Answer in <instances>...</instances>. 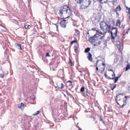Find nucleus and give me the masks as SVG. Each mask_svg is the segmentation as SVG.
<instances>
[{"instance_id": "obj_24", "label": "nucleus", "mask_w": 130, "mask_h": 130, "mask_svg": "<svg viewBox=\"0 0 130 130\" xmlns=\"http://www.w3.org/2000/svg\"><path fill=\"white\" fill-rule=\"evenodd\" d=\"M97 34H98V33L101 35H103L102 32L100 29L97 30Z\"/></svg>"}, {"instance_id": "obj_58", "label": "nucleus", "mask_w": 130, "mask_h": 130, "mask_svg": "<svg viewBox=\"0 0 130 130\" xmlns=\"http://www.w3.org/2000/svg\"><path fill=\"white\" fill-rule=\"evenodd\" d=\"M78 130H82L80 128V129H79Z\"/></svg>"}, {"instance_id": "obj_53", "label": "nucleus", "mask_w": 130, "mask_h": 130, "mask_svg": "<svg viewBox=\"0 0 130 130\" xmlns=\"http://www.w3.org/2000/svg\"><path fill=\"white\" fill-rule=\"evenodd\" d=\"M127 96H125V98H127Z\"/></svg>"}, {"instance_id": "obj_12", "label": "nucleus", "mask_w": 130, "mask_h": 130, "mask_svg": "<svg viewBox=\"0 0 130 130\" xmlns=\"http://www.w3.org/2000/svg\"><path fill=\"white\" fill-rule=\"evenodd\" d=\"M66 85L67 87L71 86L72 85V82L69 80L67 82Z\"/></svg>"}, {"instance_id": "obj_27", "label": "nucleus", "mask_w": 130, "mask_h": 130, "mask_svg": "<svg viewBox=\"0 0 130 130\" xmlns=\"http://www.w3.org/2000/svg\"><path fill=\"white\" fill-rule=\"evenodd\" d=\"M99 61H98L96 62V70H98V71H99L98 68V64H99Z\"/></svg>"}, {"instance_id": "obj_14", "label": "nucleus", "mask_w": 130, "mask_h": 130, "mask_svg": "<svg viewBox=\"0 0 130 130\" xmlns=\"http://www.w3.org/2000/svg\"><path fill=\"white\" fill-rule=\"evenodd\" d=\"M105 77L109 79H113L114 78V77L113 78H110L109 76H108L106 73L104 74Z\"/></svg>"}, {"instance_id": "obj_48", "label": "nucleus", "mask_w": 130, "mask_h": 130, "mask_svg": "<svg viewBox=\"0 0 130 130\" xmlns=\"http://www.w3.org/2000/svg\"><path fill=\"white\" fill-rule=\"evenodd\" d=\"M112 2L113 3V4H114V3L116 2V1L115 0H113L112 1Z\"/></svg>"}, {"instance_id": "obj_1", "label": "nucleus", "mask_w": 130, "mask_h": 130, "mask_svg": "<svg viewBox=\"0 0 130 130\" xmlns=\"http://www.w3.org/2000/svg\"><path fill=\"white\" fill-rule=\"evenodd\" d=\"M60 13L64 18H66L70 17L71 14V11L69 8L67 6H65L61 8L59 11Z\"/></svg>"}, {"instance_id": "obj_23", "label": "nucleus", "mask_w": 130, "mask_h": 130, "mask_svg": "<svg viewBox=\"0 0 130 130\" xmlns=\"http://www.w3.org/2000/svg\"><path fill=\"white\" fill-rule=\"evenodd\" d=\"M130 69V64L127 65L125 68V70L127 71Z\"/></svg>"}, {"instance_id": "obj_11", "label": "nucleus", "mask_w": 130, "mask_h": 130, "mask_svg": "<svg viewBox=\"0 0 130 130\" xmlns=\"http://www.w3.org/2000/svg\"><path fill=\"white\" fill-rule=\"evenodd\" d=\"M86 3H84L83 5H81V7L82 9H85L87 8L88 6L89 5V3H88V5H85Z\"/></svg>"}, {"instance_id": "obj_45", "label": "nucleus", "mask_w": 130, "mask_h": 130, "mask_svg": "<svg viewBox=\"0 0 130 130\" xmlns=\"http://www.w3.org/2000/svg\"><path fill=\"white\" fill-rule=\"evenodd\" d=\"M125 105V104H123L122 105H121V106H120V107L122 108H123Z\"/></svg>"}, {"instance_id": "obj_50", "label": "nucleus", "mask_w": 130, "mask_h": 130, "mask_svg": "<svg viewBox=\"0 0 130 130\" xmlns=\"http://www.w3.org/2000/svg\"><path fill=\"white\" fill-rule=\"evenodd\" d=\"M129 16H128L129 18V19L130 20V13L129 14Z\"/></svg>"}, {"instance_id": "obj_5", "label": "nucleus", "mask_w": 130, "mask_h": 130, "mask_svg": "<svg viewBox=\"0 0 130 130\" xmlns=\"http://www.w3.org/2000/svg\"><path fill=\"white\" fill-rule=\"evenodd\" d=\"M108 25L106 22L104 21L101 22L100 24V26L101 29L103 31H105V28L104 27Z\"/></svg>"}, {"instance_id": "obj_38", "label": "nucleus", "mask_w": 130, "mask_h": 130, "mask_svg": "<svg viewBox=\"0 0 130 130\" xmlns=\"http://www.w3.org/2000/svg\"><path fill=\"white\" fill-rule=\"evenodd\" d=\"M127 100V99H126L124 100L123 101V102L124 103V104H126V103Z\"/></svg>"}, {"instance_id": "obj_60", "label": "nucleus", "mask_w": 130, "mask_h": 130, "mask_svg": "<svg viewBox=\"0 0 130 130\" xmlns=\"http://www.w3.org/2000/svg\"><path fill=\"white\" fill-rule=\"evenodd\" d=\"M129 30L130 29V28H129L128 29Z\"/></svg>"}, {"instance_id": "obj_55", "label": "nucleus", "mask_w": 130, "mask_h": 130, "mask_svg": "<svg viewBox=\"0 0 130 130\" xmlns=\"http://www.w3.org/2000/svg\"><path fill=\"white\" fill-rule=\"evenodd\" d=\"M29 27H30H30H31V25H30V26H29Z\"/></svg>"}, {"instance_id": "obj_59", "label": "nucleus", "mask_w": 130, "mask_h": 130, "mask_svg": "<svg viewBox=\"0 0 130 130\" xmlns=\"http://www.w3.org/2000/svg\"><path fill=\"white\" fill-rule=\"evenodd\" d=\"M88 2H89V0L88 1Z\"/></svg>"}, {"instance_id": "obj_64", "label": "nucleus", "mask_w": 130, "mask_h": 130, "mask_svg": "<svg viewBox=\"0 0 130 130\" xmlns=\"http://www.w3.org/2000/svg\"><path fill=\"white\" fill-rule=\"evenodd\" d=\"M90 3H91V2H90Z\"/></svg>"}, {"instance_id": "obj_49", "label": "nucleus", "mask_w": 130, "mask_h": 130, "mask_svg": "<svg viewBox=\"0 0 130 130\" xmlns=\"http://www.w3.org/2000/svg\"><path fill=\"white\" fill-rule=\"evenodd\" d=\"M122 27H123V28H124V27H125V26L124 25H122Z\"/></svg>"}, {"instance_id": "obj_26", "label": "nucleus", "mask_w": 130, "mask_h": 130, "mask_svg": "<svg viewBox=\"0 0 130 130\" xmlns=\"http://www.w3.org/2000/svg\"><path fill=\"white\" fill-rule=\"evenodd\" d=\"M84 0H76L77 3L78 4H80L83 2Z\"/></svg>"}, {"instance_id": "obj_52", "label": "nucleus", "mask_w": 130, "mask_h": 130, "mask_svg": "<svg viewBox=\"0 0 130 130\" xmlns=\"http://www.w3.org/2000/svg\"><path fill=\"white\" fill-rule=\"evenodd\" d=\"M116 13L118 15H119V13L118 12H117Z\"/></svg>"}, {"instance_id": "obj_10", "label": "nucleus", "mask_w": 130, "mask_h": 130, "mask_svg": "<svg viewBox=\"0 0 130 130\" xmlns=\"http://www.w3.org/2000/svg\"><path fill=\"white\" fill-rule=\"evenodd\" d=\"M89 47H88L85 48V52L86 53H88V54H87L88 56L87 58H88L89 60Z\"/></svg>"}, {"instance_id": "obj_3", "label": "nucleus", "mask_w": 130, "mask_h": 130, "mask_svg": "<svg viewBox=\"0 0 130 130\" xmlns=\"http://www.w3.org/2000/svg\"><path fill=\"white\" fill-rule=\"evenodd\" d=\"M97 30L95 28H92L91 30H90L91 33H93V32L94 34L93 36L90 37V42L91 43H93V41L94 40V37L95 35H96V34H97Z\"/></svg>"}, {"instance_id": "obj_25", "label": "nucleus", "mask_w": 130, "mask_h": 130, "mask_svg": "<svg viewBox=\"0 0 130 130\" xmlns=\"http://www.w3.org/2000/svg\"><path fill=\"white\" fill-rule=\"evenodd\" d=\"M90 117L91 118V119L93 120H95L96 119L95 117V115L94 114L92 116H91Z\"/></svg>"}, {"instance_id": "obj_16", "label": "nucleus", "mask_w": 130, "mask_h": 130, "mask_svg": "<svg viewBox=\"0 0 130 130\" xmlns=\"http://www.w3.org/2000/svg\"><path fill=\"white\" fill-rule=\"evenodd\" d=\"M99 61L100 62V64L101 65V66L102 67H103L104 66L105 67V64L104 63H103V61L101 60H99Z\"/></svg>"}, {"instance_id": "obj_19", "label": "nucleus", "mask_w": 130, "mask_h": 130, "mask_svg": "<svg viewBox=\"0 0 130 130\" xmlns=\"http://www.w3.org/2000/svg\"><path fill=\"white\" fill-rule=\"evenodd\" d=\"M121 7L119 5L116 7V9L117 11H120L121 9Z\"/></svg>"}, {"instance_id": "obj_17", "label": "nucleus", "mask_w": 130, "mask_h": 130, "mask_svg": "<svg viewBox=\"0 0 130 130\" xmlns=\"http://www.w3.org/2000/svg\"><path fill=\"white\" fill-rule=\"evenodd\" d=\"M126 12L129 14L130 13V8H128L127 7H126Z\"/></svg>"}, {"instance_id": "obj_4", "label": "nucleus", "mask_w": 130, "mask_h": 130, "mask_svg": "<svg viewBox=\"0 0 130 130\" xmlns=\"http://www.w3.org/2000/svg\"><path fill=\"white\" fill-rule=\"evenodd\" d=\"M112 31H111V36L112 38L114 40L115 37L116 36L118 31L117 28L115 27H112Z\"/></svg>"}, {"instance_id": "obj_6", "label": "nucleus", "mask_w": 130, "mask_h": 130, "mask_svg": "<svg viewBox=\"0 0 130 130\" xmlns=\"http://www.w3.org/2000/svg\"><path fill=\"white\" fill-rule=\"evenodd\" d=\"M66 20H63L60 22V25L62 27L65 28L66 27V24L67 22H66Z\"/></svg>"}, {"instance_id": "obj_33", "label": "nucleus", "mask_w": 130, "mask_h": 130, "mask_svg": "<svg viewBox=\"0 0 130 130\" xmlns=\"http://www.w3.org/2000/svg\"><path fill=\"white\" fill-rule=\"evenodd\" d=\"M40 111H38L37 112H35L34 114V115H36L38 114L39 112H40Z\"/></svg>"}, {"instance_id": "obj_40", "label": "nucleus", "mask_w": 130, "mask_h": 130, "mask_svg": "<svg viewBox=\"0 0 130 130\" xmlns=\"http://www.w3.org/2000/svg\"><path fill=\"white\" fill-rule=\"evenodd\" d=\"M112 78H113V77H115V73H114V72H113V74H112Z\"/></svg>"}, {"instance_id": "obj_2", "label": "nucleus", "mask_w": 130, "mask_h": 130, "mask_svg": "<svg viewBox=\"0 0 130 130\" xmlns=\"http://www.w3.org/2000/svg\"><path fill=\"white\" fill-rule=\"evenodd\" d=\"M102 36H101L99 34H96L94 37V40L93 41V45L94 46H98L101 43V40L104 41V39L105 37V35L103 34Z\"/></svg>"}, {"instance_id": "obj_15", "label": "nucleus", "mask_w": 130, "mask_h": 130, "mask_svg": "<svg viewBox=\"0 0 130 130\" xmlns=\"http://www.w3.org/2000/svg\"><path fill=\"white\" fill-rule=\"evenodd\" d=\"M86 39L89 41V31H88L87 34L86 35Z\"/></svg>"}, {"instance_id": "obj_32", "label": "nucleus", "mask_w": 130, "mask_h": 130, "mask_svg": "<svg viewBox=\"0 0 130 130\" xmlns=\"http://www.w3.org/2000/svg\"><path fill=\"white\" fill-rule=\"evenodd\" d=\"M119 96V95H118L117 96H116V102L117 103V104L120 105V104H119V103L118 102V101H117L118 100L117 99L118 98V97Z\"/></svg>"}, {"instance_id": "obj_46", "label": "nucleus", "mask_w": 130, "mask_h": 130, "mask_svg": "<svg viewBox=\"0 0 130 130\" xmlns=\"http://www.w3.org/2000/svg\"><path fill=\"white\" fill-rule=\"evenodd\" d=\"M87 95L88 96H89V93L88 92H87Z\"/></svg>"}, {"instance_id": "obj_29", "label": "nucleus", "mask_w": 130, "mask_h": 130, "mask_svg": "<svg viewBox=\"0 0 130 130\" xmlns=\"http://www.w3.org/2000/svg\"><path fill=\"white\" fill-rule=\"evenodd\" d=\"M120 24V21H118L116 22V25L117 26H119Z\"/></svg>"}, {"instance_id": "obj_31", "label": "nucleus", "mask_w": 130, "mask_h": 130, "mask_svg": "<svg viewBox=\"0 0 130 130\" xmlns=\"http://www.w3.org/2000/svg\"><path fill=\"white\" fill-rule=\"evenodd\" d=\"M77 35H79L80 34L79 31L77 29H75Z\"/></svg>"}, {"instance_id": "obj_37", "label": "nucleus", "mask_w": 130, "mask_h": 130, "mask_svg": "<svg viewBox=\"0 0 130 130\" xmlns=\"http://www.w3.org/2000/svg\"><path fill=\"white\" fill-rule=\"evenodd\" d=\"M74 51L76 53L77 51V47L75 46L74 47Z\"/></svg>"}, {"instance_id": "obj_62", "label": "nucleus", "mask_w": 130, "mask_h": 130, "mask_svg": "<svg viewBox=\"0 0 130 130\" xmlns=\"http://www.w3.org/2000/svg\"><path fill=\"white\" fill-rule=\"evenodd\" d=\"M120 100V99H119V100Z\"/></svg>"}, {"instance_id": "obj_34", "label": "nucleus", "mask_w": 130, "mask_h": 130, "mask_svg": "<svg viewBox=\"0 0 130 130\" xmlns=\"http://www.w3.org/2000/svg\"><path fill=\"white\" fill-rule=\"evenodd\" d=\"M77 42L76 40H74L73 41H72L71 42V44H73V43H76Z\"/></svg>"}, {"instance_id": "obj_8", "label": "nucleus", "mask_w": 130, "mask_h": 130, "mask_svg": "<svg viewBox=\"0 0 130 130\" xmlns=\"http://www.w3.org/2000/svg\"><path fill=\"white\" fill-rule=\"evenodd\" d=\"M98 66L99 68L98 72L101 74L104 71L105 69V67L104 66L103 67H101L102 66H101V64L99 65Z\"/></svg>"}, {"instance_id": "obj_7", "label": "nucleus", "mask_w": 130, "mask_h": 130, "mask_svg": "<svg viewBox=\"0 0 130 130\" xmlns=\"http://www.w3.org/2000/svg\"><path fill=\"white\" fill-rule=\"evenodd\" d=\"M105 29V31H103L104 32L106 33L107 32L108 33H111V30L112 28L110 25H107L106 26Z\"/></svg>"}, {"instance_id": "obj_20", "label": "nucleus", "mask_w": 130, "mask_h": 130, "mask_svg": "<svg viewBox=\"0 0 130 130\" xmlns=\"http://www.w3.org/2000/svg\"><path fill=\"white\" fill-rule=\"evenodd\" d=\"M100 17L99 15H97L95 17V20H100Z\"/></svg>"}, {"instance_id": "obj_43", "label": "nucleus", "mask_w": 130, "mask_h": 130, "mask_svg": "<svg viewBox=\"0 0 130 130\" xmlns=\"http://www.w3.org/2000/svg\"><path fill=\"white\" fill-rule=\"evenodd\" d=\"M46 56H48V57H50V56L49 55V54L48 53H46Z\"/></svg>"}, {"instance_id": "obj_42", "label": "nucleus", "mask_w": 130, "mask_h": 130, "mask_svg": "<svg viewBox=\"0 0 130 130\" xmlns=\"http://www.w3.org/2000/svg\"><path fill=\"white\" fill-rule=\"evenodd\" d=\"M22 107L23 108H24V104L23 103H21L20 104Z\"/></svg>"}, {"instance_id": "obj_44", "label": "nucleus", "mask_w": 130, "mask_h": 130, "mask_svg": "<svg viewBox=\"0 0 130 130\" xmlns=\"http://www.w3.org/2000/svg\"><path fill=\"white\" fill-rule=\"evenodd\" d=\"M22 107L21 106V105L20 104H19L18 105V108H21Z\"/></svg>"}, {"instance_id": "obj_41", "label": "nucleus", "mask_w": 130, "mask_h": 130, "mask_svg": "<svg viewBox=\"0 0 130 130\" xmlns=\"http://www.w3.org/2000/svg\"><path fill=\"white\" fill-rule=\"evenodd\" d=\"M70 61L69 62V63L70 64L71 66H72V61L70 60Z\"/></svg>"}, {"instance_id": "obj_9", "label": "nucleus", "mask_w": 130, "mask_h": 130, "mask_svg": "<svg viewBox=\"0 0 130 130\" xmlns=\"http://www.w3.org/2000/svg\"><path fill=\"white\" fill-rule=\"evenodd\" d=\"M56 85L58 87L62 89L63 88L64 86L63 84L60 82H58L56 83Z\"/></svg>"}, {"instance_id": "obj_28", "label": "nucleus", "mask_w": 130, "mask_h": 130, "mask_svg": "<svg viewBox=\"0 0 130 130\" xmlns=\"http://www.w3.org/2000/svg\"><path fill=\"white\" fill-rule=\"evenodd\" d=\"M119 78V77H115V81L114 82L115 83H116V82H117V81L118 80V78Z\"/></svg>"}, {"instance_id": "obj_51", "label": "nucleus", "mask_w": 130, "mask_h": 130, "mask_svg": "<svg viewBox=\"0 0 130 130\" xmlns=\"http://www.w3.org/2000/svg\"><path fill=\"white\" fill-rule=\"evenodd\" d=\"M109 71H112L113 72L112 70L111 69H109Z\"/></svg>"}, {"instance_id": "obj_56", "label": "nucleus", "mask_w": 130, "mask_h": 130, "mask_svg": "<svg viewBox=\"0 0 130 130\" xmlns=\"http://www.w3.org/2000/svg\"><path fill=\"white\" fill-rule=\"evenodd\" d=\"M128 31H127L126 33L127 34L128 33Z\"/></svg>"}, {"instance_id": "obj_63", "label": "nucleus", "mask_w": 130, "mask_h": 130, "mask_svg": "<svg viewBox=\"0 0 130 130\" xmlns=\"http://www.w3.org/2000/svg\"><path fill=\"white\" fill-rule=\"evenodd\" d=\"M129 88H130V86L129 87Z\"/></svg>"}, {"instance_id": "obj_57", "label": "nucleus", "mask_w": 130, "mask_h": 130, "mask_svg": "<svg viewBox=\"0 0 130 130\" xmlns=\"http://www.w3.org/2000/svg\"><path fill=\"white\" fill-rule=\"evenodd\" d=\"M121 75H120L119 76V77L121 76Z\"/></svg>"}, {"instance_id": "obj_21", "label": "nucleus", "mask_w": 130, "mask_h": 130, "mask_svg": "<svg viewBox=\"0 0 130 130\" xmlns=\"http://www.w3.org/2000/svg\"><path fill=\"white\" fill-rule=\"evenodd\" d=\"M100 1L103 4L107 2V0H100Z\"/></svg>"}, {"instance_id": "obj_47", "label": "nucleus", "mask_w": 130, "mask_h": 130, "mask_svg": "<svg viewBox=\"0 0 130 130\" xmlns=\"http://www.w3.org/2000/svg\"><path fill=\"white\" fill-rule=\"evenodd\" d=\"M80 76H83V74L82 73V72L81 71H80Z\"/></svg>"}, {"instance_id": "obj_39", "label": "nucleus", "mask_w": 130, "mask_h": 130, "mask_svg": "<svg viewBox=\"0 0 130 130\" xmlns=\"http://www.w3.org/2000/svg\"><path fill=\"white\" fill-rule=\"evenodd\" d=\"M116 85H115L113 86V87L111 88V89L112 90H113L114 89H115L116 87Z\"/></svg>"}, {"instance_id": "obj_22", "label": "nucleus", "mask_w": 130, "mask_h": 130, "mask_svg": "<svg viewBox=\"0 0 130 130\" xmlns=\"http://www.w3.org/2000/svg\"><path fill=\"white\" fill-rule=\"evenodd\" d=\"M100 120L102 122L104 123L105 124V122L104 121V120H103V119L102 118V116H101L100 117Z\"/></svg>"}, {"instance_id": "obj_54", "label": "nucleus", "mask_w": 130, "mask_h": 130, "mask_svg": "<svg viewBox=\"0 0 130 130\" xmlns=\"http://www.w3.org/2000/svg\"><path fill=\"white\" fill-rule=\"evenodd\" d=\"M0 26H1L3 27H3L2 26V25L1 24H0Z\"/></svg>"}, {"instance_id": "obj_35", "label": "nucleus", "mask_w": 130, "mask_h": 130, "mask_svg": "<svg viewBox=\"0 0 130 130\" xmlns=\"http://www.w3.org/2000/svg\"><path fill=\"white\" fill-rule=\"evenodd\" d=\"M92 54L90 53V61H92Z\"/></svg>"}, {"instance_id": "obj_36", "label": "nucleus", "mask_w": 130, "mask_h": 130, "mask_svg": "<svg viewBox=\"0 0 130 130\" xmlns=\"http://www.w3.org/2000/svg\"><path fill=\"white\" fill-rule=\"evenodd\" d=\"M5 75L4 73L2 74H0V77L3 78L4 77Z\"/></svg>"}, {"instance_id": "obj_30", "label": "nucleus", "mask_w": 130, "mask_h": 130, "mask_svg": "<svg viewBox=\"0 0 130 130\" xmlns=\"http://www.w3.org/2000/svg\"><path fill=\"white\" fill-rule=\"evenodd\" d=\"M84 89H85L84 87H82L80 89V90L81 92H83V91H84Z\"/></svg>"}, {"instance_id": "obj_18", "label": "nucleus", "mask_w": 130, "mask_h": 130, "mask_svg": "<svg viewBox=\"0 0 130 130\" xmlns=\"http://www.w3.org/2000/svg\"><path fill=\"white\" fill-rule=\"evenodd\" d=\"M29 26H30V25H27L26 24H24L25 28L26 29H29L30 27H29Z\"/></svg>"}, {"instance_id": "obj_61", "label": "nucleus", "mask_w": 130, "mask_h": 130, "mask_svg": "<svg viewBox=\"0 0 130 130\" xmlns=\"http://www.w3.org/2000/svg\"><path fill=\"white\" fill-rule=\"evenodd\" d=\"M56 27H57V26H56Z\"/></svg>"}, {"instance_id": "obj_13", "label": "nucleus", "mask_w": 130, "mask_h": 130, "mask_svg": "<svg viewBox=\"0 0 130 130\" xmlns=\"http://www.w3.org/2000/svg\"><path fill=\"white\" fill-rule=\"evenodd\" d=\"M15 46L16 47H17L18 49L20 50H22L20 44L16 43L15 44Z\"/></svg>"}]
</instances>
